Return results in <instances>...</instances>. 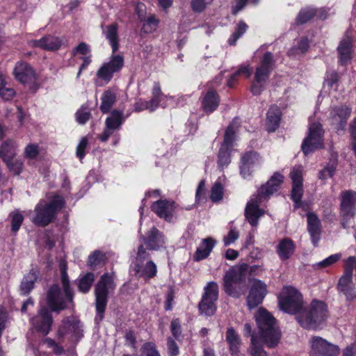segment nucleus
I'll return each instance as SVG.
<instances>
[{
  "instance_id": "obj_1",
  "label": "nucleus",
  "mask_w": 356,
  "mask_h": 356,
  "mask_svg": "<svg viewBox=\"0 0 356 356\" xmlns=\"http://www.w3.org/2000/svg\"><path fill=\"white\" fill-rule=\"evenodd\" d=\"M283 181L284 176L278 172H275L266 184L260 187L257 194L252 195L248 202L245 209V216L252 227H256L258 225L259 218L264 214V209L259 207V204L277 192Z\"/></svg>"
},
{
  "instance_id": "obj_2",
  "label": "nucleus",
  "mask_w": 356,
  "mask_h": 356,
  "mask_svg": "<svg viewBox=\"0 0 356 356\" xmlns=\"http://www.w3.org/2000/svg\"><path fill=\"white\" fill-rule=\"evenodd\" d=\"M118 29V24L113 23L106 26L104 31V34L111 46L113 54L109 60L104 63L97 70V76L106 83L112 79L115 73L121 71L124 64L123 56L115 54L119 49Z\"/></svg>"
},
{
  "instance_id": "obj_3",
  "label": "nucleus",
  "mask_w": 356,
  "mask_h": 356,
  "mask_svg": "<svg viewBox=\"0 0 356 356\" xmlns=\"http://www.w3.org/2000/svg\"><path fill=\"white\" fill-rule=\"evenodd\" d=\"M254 318L259 329V338L268 348L277 346L281 338V332L275 318L263 307L257 310Z\"/></svg>"
},
{
  "instance_id": "obj_4",
  "label": "nucleus",
  "mask_w": 356,
  "mask_h": 356,
  "mask_svg": "<svg viewBox=\"0 0 356 356\" xmlns=\"http://www.w3.org/2000/svg\"><path fill=\"white\" fill-rule=\"evenodd\" d=\"M328 317V309L325 302L313 300L298 314L297 321L304 329L316 330L321 327Z\"/></svg>"
},
{
  "instance_id": "obj_5",
  "label": "nucleus",
  "mask_w": 356,
  "mask_h": 356,
  "mask_svg": "<svg viewBox=\"0 0 356 356\" xmlns=\"http://www.w3.org/2000/svg\"><path fill=\"white\" fill-rule=\"evenodd\" d=\"M64 205L65 200L60 195L54 196L49 202L41 200L35 207V215L31 220L37 226L45 227L56 219Z\"/></svg>"
},
{
  "instance_id": "obj_6",
  "label": "nucleus",
  "mask_w": 356,
  "mask_h": 356,
  "mask_svg": "<svg viewBox=\"0 0 356 356\" xmlns=\"http://www.w3.org/2000/svg\"><path fill=\"white\" fill-rule=\"evenodd\" d=\"M113 273L103 274L97 282L95 288V321L97 323L102 321L104 317V312L108 303V295L115 289Z\"/></svg>"
},
{
  "instance_id": "obj_7",
  "label": "nucleus",
  "mask_w": 356,
  "mask_h": 356,
  "mask_svg": "<svg viewBox=\"0 0 356 356\" xmlns=\"http://www.w3.org/2000/svg\"><path fill=\"white\" fill-rule=\"evenodd\" d=\"M247 266L246 263L229 268L224 276V289L225 293L235 298H238L245 293V274L244 270Z\"/></svg>"
},
{
  "instance_id": "obj_8",
  "label": "nucleus",
  "mask_w": 356,
  "mask_h": 356,
  "mask_svg": "<svg viewBox=\"0 0 356 356\" xmlns=\"http://www.w3.org/2000/svg\"><path fill=\"white\" fill-rule=\"evenodd\" d=\"M275 60L271 52L264 54L260 65L256 68L254 79L251 85L250 90L254 95H259L264 90V86L273 70Z\"/></svg>"
},
{
  "instance_id": "obj_9",
  "label": "nucleus",
  "mask_w": 356,
  "mask_h": 356,
  "mask_svg": "<svg viewBox=\"0 0 356 356\" xmlns=\"http://www.w3.org/2000/svg\"><path fill=\"white\" fill-rule=\"evenodd\" d=\"M280 308L286 313L296 315L300 313L303 308L302 294L292 286H285L279 298Z\"/></svg>"
},
{
  "instance_id": "obj_10",
  "label": "nucleus",
  "mask_w": 356,
  "mask_h": 356,
  "mask_svg": "<svg viewBox=\"0 0 356 356\" xmlns=\"http://www.w3.org/2000/svg\"><path fill=\"white\" fill-rule=\"evenodd\" d=\"M340 200L339 216L341 227L348 229L356 213V192L351 190L342 191Z\"/></svg>"
},
{
  "instance_id": "obj_11",
  "label": "nucleus",
  "mask_w": 356,
  "mask_h": 356,
  "mask_svg": "<svg viewBox=\"0 0 356 356\" xmlns=\"http://www.w3.org/2000/svg\"><path fill=\"white\" fill-rule=\"evenodd\" d=\"M309 356H339L340 348L327 339L317 335H312L308 340Z\"/></svg>"
},
{
  "instance_id": "obj_12",
  "label": "nucleus",
  "mask_w": 356,
  "mask_h": 356,
  "mask_svg": "<svg viewBox=\"0 0 356 356\" xmlns=\"http://www.w3.org/2000/svg\"><path fill=\"white\" fill-rule=\"evenodd\" d=\"M218 298V286L215 282H209L204 287V293L198 308L201 314L210 316L216 311V302Z\"/></svg>"
},
{
  "instance_id": "obj_13",
  "label": "nucleus",
  "mask_w": 356,
  "mask_h": 356,
  "mask_svg": "<svg viewBox=\"0 0 356 356\" xmlns=\"http://www.w3.org/2000/svg\"><path fill=\"white\" fill-rule=\"evenodd\" d=\"M308 136L302 144V150L305 154L312 153L315 149L323 146L324 131L319 122H313L309 126Z\"/></svg>"
},
{
  "instance_id": "obj_14",
  "label": "nucleus",
  "mask_w": 356,
  "mask_h": 356,
  "mask_svg": "<svg viewBox=\"0 0 356 356\" xmlns=\"http://www.w3.org/2000/svg\"><path fill=\"white\" fill-rule=\"evenodd\" d=\"M73 302V298L69 300L66 293H62L58 284H53L47 293V304L49 308L55 312H60L68 308V304Z\"/></svg>"
},
{
  "instance_id": "obj_15",
  "label": "nucleus",
  "mask_w": 356,
  "mask_h": 356,
  "mask_svg": "<svg viewBox=\"0 0 356 356\" xmlns=\"http://www.w3.org/2000/svg\"><path fill=\"white\" fill-rule=\"evenodd\" d=\"M267 293V286L261 280L253 279L247 297V305L252 309L261 304Z\"/></svg>"
},
{
  "instance_id": "obj_16",
  "label": "nucleus",
  "mask_w": 356,
  "mask_h": 356,
  "mask_svg": "<svg viewBox=\"0 0 356 356\" xmlns=\"http://www.w3.org/2000/svg\"><path fill=\"white\" fill-rule=\"evenodd\" d=\"M33 326L44 335L49 333L53 323V317L48 308L41 306L38 314L31 319Z\"/></svg>"
},
{
  "instance_id": "obj_17",
  "label": "nucleus",
  "mask_w": 356,
  "mask_h": 356,
  "mask_svg": "<svg viewBox=\"0 0 356 356\" xmlns=\"http://www.w3.org/2000/svg\"><path fill=\"white\" fill-rule=\"evenodd\" d=\"M289 177L292 181L291 199L294 202L302 200L303 196V168L302 166H295L290 172Z\"/></svg>"
},
{
  "instance_id": "obj_18",
  "label": "nucleus",
  "mask_w": 356,
  "mask_h": 356,
  "mask_svg": "<svg viewBox=\"0 0 356 356\" xmlns=\"http://www.w3.org/2000/svg\"><path fill=\"white\" fill-rule=\"evenodd\" d=\"M236 124V119H234L227 127L218 156H229L231 154L235 153L234 142L236 140V133L238 130Z\"/></svg>"
},
{
  "instance_id": "obj_19",
  "label": "nucleus",
  "mask_w": 356,
  "mask_h": 356,
  "mask_svg": "<svg viewBox=\"0 0 356 356\" xmlns=\"http://www.w3.org/2000/svg\"><path fill=\"white\" fill-rule=\"evenodd\" d=\"M351 113V108L347 105L334 107L330 114V120L332 125L338 130L343 129Z\"/></svg>"
},
{
  "instance_id": "obj_20",
  "label": "nucleus",
  "mask_w": 356,
  "mask_h": 356,
  "mask_svg": "<svg viewBox=\"0 0 356 356\" xmlns=\"http://www.w3.org/2000/svg\"><path fill=\"white\" fill-rule=\"evenodd\" d=\"M29 44L32 47H39L46 51H56L62 45V40L57 36L47 35L40 40H31Z\"/></svg>"
},
{
  "instance_id": "obj_21",
  "label": "nucleus",
  "mask_w": 356,
  "mask_h": 356,
  "mask_svg": "<svg viewBox=\"0 0 356 356\" xmlns=\"http://www.w3.org/2000/svg\"><path fill=\"white\" fill-rule=\"evenodd\" d=\"M307 231L310 235L312 243L316 246L320 241L322 225L317 215L313 212L307 213Z\"/></svg>"
},
{
  "instance_id": "obj_22",
  "label": "nucleus",
  "mask_w": 356,
  "mask_h": 356,
  "mask_svg": "<svg viewBox=\"0 0 356 356\" xmlns=\"http://www.w3.org/2000/svg\"><path fill=\"white\" fill-rule=\"evenodd\" d=\"M353 42V32L351 28L346 30L341 40L337 50L339 54V63L346 65L350 60V48Z\"/></svg>"
},
{
  "instance_id": "obj_23",
  "label": "nucleus",
  "mask_w": 356,
  "mask_h": 356,
  "mask_svg": "<svg viewBox=\"0 0 356 356\" xmlns=\"http://www.w3.org/2000/svg\"><path fill=\"white\" fill-rule=\"evenodd\" d=\"M147 248L151 250H159L165 248V238L164 235L156 227H152L143 237Z\"/></svg>"
},
{
  "instance_id": "obj_24",
  "label": "nucleus",
  "mask_w": 356,
  "mask_h": 356,
  "mask_svg": "<svg viewBox=\"0 0 356 356\" xmlns=\"http://www.w3.org/2000/svg\"><path fill=\"white\" fill-rule=\"evenodd\" d=\"M355 257H349L346 260V266L343 275L339 278L337 284V290L340 292L353 286V269Z\"/></svg>"
},
{
  "instance_id": "obj_25",
  "label": "nucleus",
  "mask_w": 356,
  "mask_h": 356,
  "mask_svg": "<svg viewBox=\"0 0 356 356\" xmlns=\"http://www.w3.org/2000/svg\"><path fill=\"white\" fill-rule=\"evenodd\" d=\"M134 271L136 276L142 277L147 281L156 275L157 266L152 260L147 261L145 264L143 263H135Z\"/></svg>"
},
{
  "instance_id": "obj_26",
  "label": "nucleus",
  "mask_w": 356,
  "mask_h": 356,
  "mask_svg": "<svg viewBox=\"0 0 356 356\" xmlns=\"http://www.w3.org/2000/svg\"><path fill=\"white\" fill-rule=\"evenodd\" d=\"M220 97L214 90H208L202 97L201 107L207 114L213 113L218 107Z\"/></svg>"
},
{
  "instance_id": "obj_27",
  "label": "nucleus",
  "mask_w": 356,
  "mask_h": 356,
  "mask_svg": "<svg viewBox=\"0 0 356 356\" xmlns=\"http://www.w3.org/2000/svg\"><path fill=\"white\" fill-rule=\"evenodd\" d=\"M16 79L23 83L31 82L35 80V72L33 68L26 63H18L14 70Z\"/></svg>"
},
{
  "instance_id": "obj_28",
  "label": "nucleus",
  "mask_w": 356,
  "mask_h": 356,
  "mask_svg": "<svg viewBox=\"0 0 356 356\" xmlns=\"http://www.w3.org/2000/svg\"><path fill=\"white\" fill-rule=\"evenodd\" d=\"M225 338L232 356H243L240 351L241 340L233 327L227 328Z\"/></svg>"
},
{
  "instance_id": "obj_29",
  "label": "nucleus",
  "mask_w": 356,
  "mask_h": 356,
  "mask_svg": "<svg viewBox=\"0 0 356 356\" xmlns=\"http://www.w3.org/2000/svg\"><path fill=\"white\" fill-rule=\"evenodd\" d=\"M296 245L289 238L280 240L276 247V252L282 261L288 260L294 254Z\"/></svg>"
},
{
  "instance_id": "obj_30",
  "label": "nucleus",
  "mask_w": 356,
  "mask_h": 356,
  "mask_svg": "<svg viewBox=\"0 0 356 356\" xmlns=\"http://www.w3.org/2000/svg\"><path fill=\"white\" fill-rule=\"evenodd\" d=\"M266 129L268 132H274L280 125L282 112L279 106L273 105L267 112Z\"/></svg>"
},
{
  "instance_id": "obj_31",
  "label": "nucleus",
  "mask_w": 356,
  "mask_h": 356,
  "mask_svg": "<svg viewBox=\"0 0 356 356\" xmlns=\"http://www.w3.org/2000/svg\"><path fill=\"white\" fill-rule=\"evenodd\" d=\"M152 209L159 217L165 220L170 221L172 218V204L168 200H161L154 202Z\"/></svg>"
},
{
  "instance_id": "obj_32",
  "label": "nucleus",
  "mask_w": 356,
  "mask_h": 356,
  "mask_svg": "<svg viewBox=\"0 0 356 356\" xmlns=\"http://www.w3.org/2000/svg\"><path fill=\"white\" fill-rule=\"evenodd\" d=\"M38 274L39 271L38 270L31 268L29 273L24 277L19 286L21 295L26 296L33 290L38 278Z\"/></svg>"
},
{
  "instance_id": "obj_33",
  "label": "nucleus",
  "mask_w": 356,
  "mask_h": 356,
  "mask_svg": "<svg viewBox=\"0 0 356 356\" xmlns=\"http://www.w3.org/2000/svg\"><path fill=\"white\" fill-rule=\"evenodd\" d=\"M215 245L216 241L212 238L203 239L195 252L194 259L201 261L206 259L210 254Z\"/></svg>"
},
{
  "instance_id": "obj_34",
  "label": "nucleus",
  "mask_w": 356,
  "mask_h": 356,
  "mask_svg": "<svg viewBox=\"0 0 356 356\" xmlns=\"http://www.w3.org/2000/svg\"><path fill=\"white\" fill-rule=\"evenodd\" d=\"M138 15L140 21L143 22L142 33H152L157 29L160 21L154 15L151 14L147 18L140 13H138Z\"/></svg>"
},
{
  "instance_id": "obj_35",
  "label": "nucleus",
  "mask_w": 356,
  "mask_h": 356,
  "mask_svg": "<svg viewBox=\"0 0 356 356\" xmlns=\"http://www.w3.org/2000/svg\"><path fill=\"white\" fill-rule=\"evenodd\" d=\"M95 281V275L92 273H87L85 275H80L76 280L78 289L83 293H87Z\"/></svg>"
},
{
  "instance_id": "obj_36",
  "label": "nucleus",
  "mask_w": 356,
  "mask_h": 356,
  "mask_svg": "<svg viewBox=\"0 0 356 356\" xmlns=\"http://www.w3.org/2000/svg\"><path fill=\"white\" fill-rule=\"evenodd\" d=\"M101 100L102 103L99 108L103 113H107L115 102L116 95L113 91L108 90L102 94Z\"/></svg>"
},
{
  "instance_id": "obj_37",
  "label": "nucleus",
  "mask_w": 356,
  "mask_h": 356,
  "mask_svg": "<svg viewBox=\"0 0 356 356\" xmlns=\"http://www.w3.org/2000/svg\"><path fill=\"white\" fill-rule=\"evenodd\" d=\"M259 339L257 334L252 335L250 346L248 349V353L250 356H268L260 343Z\"/></svg>"
},
{
  "instance_id": "obj_38",
  "label": "nucleus",
  "mask_w": 356,
  "mask_h": 356,
  "mask_svg": "<svg viewBox=\"0 0 356 356\" xmlns=\"http://www.w3.org/2000/svg\"><path fill=\"white\" fill-rule=\"evenodd\" d=\"M122 115V111H113L111 115L106 119V127H109L115 131L118 130L123 122Z\"/></svg>"
},
{
  "instance_id": "obj_39",
  "label": "nucleus",
  "mask_w": 356,
  "mask_h": 356,
  "mask_svg": "<svg viewBox=\"0 0 356 356\" xmlns=\"http://www.w3.org/2000/svg\"><path fill=\"white\" fill-rule=\"evenodd\" d=\"M309 47V42L308 38L306 37L302 38L298 41L296 44L289 50L288 54L289 56L303 54L308 50Z\"/></svg>"
},
{
  "instance_id": "obj_40",
  "label": "nucleus",
  "mask_w": 356,
  "mask_h": 356,
  "mask_svg": "<svg viewBox=\"0 0 356 356\" xmlns=\"http://www.w3.org/2000/svg\"><path fill=\"white\" fill-rule=\"evenodd\" d=\"M248 24L243 20L240 21L236 26L234 33L228 40L230 45H235L236 41L247 31Z\"/></svg>"
},
{
  "instance_id": "obj_41",
  "label": "nucleus",
  "mask_w": 356,
  "mask_h": 356,
  "mask_svg": "<svg viewBox=\"0 0 356 356\" xmlns=\"http://www.w3.org/2000/svg\"><path fill=\"white\" fill-rule=\"evenodd\" d=\"M8 168L14 175H19L22 170L23 163L17 157H3Z\"/></svg>"
},
{
  "instance_id": "obj_42",
  "label": "nucleus",
  "mask_w": 356,
  "mask_h": 356,
  "mask_svg": "<svg viewBox=\"0 0 356 356\" xmlns=\"http://www.w3.org/2000/svg\"><path fill=\"white\" fill-rule=\"evenodd\" d=\"M316 15V10L313 8H306L301 9L296 18V24L301 25L310 21Z\"/></svg>"
},
{
  "instance_id": "obj_43",
  "label": "nucleus",
  "mask_w": 356,
  "mask_h": 356,
  "mask_svg": "<svg viewBox=\"0 0 356 356\" xmlns=\"http://www.w3.org/2000/svg\"><path fill=\"white\" fill-rule=\"evenodd\" d=\"M164 97H165V96L161 91L160 83L159 82H154L152 90L150 102L156 109L159 106L160 103Z\"/></svg>"
},
{
  "instance_id": "obj_44",
  "label": "nucleus",
  "mask_w": 356,
  "mask_h": 356,
  "mask_svg": "<svg viewBox=\"0 0 356 356\" xmlns=\"http://www.w3.org/2000/svg\"><path fill=\"white\" fill-rule=\"evenodd\" d=\"M233 222H231L229 223L230 227L229 230L226 236H225L222 238V241L225 246H229L231 244L234 243L239 238V232L237 228L233 226Z\"/></svg>"
},
{
  "instance_id": "obj_45",
  "label": "nucleus",
  "mask_w": 356,
  "mask_h": 356,
  "mask_svg": "<svg viewBox=\"0 0 356 356\" xmlns=\"http://www.w3.org/2000/svg\"><path fill=\"white\" fill-rule=\"evenodd\" d=\"M341 258V253H336L329 256L323 261L317 262L313 265L316 269L327 268L337 263Z\"/></svg>"
},
{
  "instance_id": "obj_46",
  "label": "nucleus",
  "mask_w": 356,
  "mask_h": 356,
  "mask_svg": "<svg viewBox=\"0 0 356 356\" xmlns=\"http://www.w3.org/2000/svg\"><path fill=\"white\" fill-rule=\"evenodd\" d=\"M17 145L11 140L5 141L0 147V156H15L17 154Z\"/></svg>"
},
{
  "instance_id": "obj_47",
  "label": "nucleus",
  "mask_w": 356,
  "mask_h": 356,
  "mask_svg": "<svg viewBox=\"0 0 356 356\" xmlns=\"http://www.w3.org/2000/svg\"><path fill=\"white\" fill-rule=\"evenodd\" d=\"M61 283L63 289V291L66 293L67 297L69 300H71L74 297V293L70 287V280L67 273L66 268L65 267L61 268Z\"/></svg>"
},
{
  "instance_id": "obj_48",
  "label": "nucleus",
  "mask_w": 356,
  "mask_h": 356,
  "mask_svg": "<svg viewBox=\"0 0 356 356\" xmlns=\"http://www.w3.org/2000/svg\"><path fill=\"white\" fill-rule=\"evenodd\" d=\"M337 160L334 157L322 170L319 172L318 178L321 179H325L327 177H332L336 170Z\"/></svg>"
},
{
  "instance_id": "obj_49",
  "label": "nucleus",
  "mask_w": 356,
  "mask_h": 356,
  "mask_svg": "<svg viewBox=\"0 0 356 356\" xmlns=\"http://www.w3.org/2000/svg\"><path fill=\"white\" fill-rule=\"evenodd\" d=\"M339 81V75L336 71L331 70L326 72L324 83L326 84L328 88L336 90L338 86Z\"/></svg>"
},
{
  "instance_id": "obj_50",
  "label": "nucleus",
  "mask_w": 356,
  "mask_h": 356,
  "mask_svg": "<svg viewBox=\"0 0 356 356\" xmlns=\"http://www.w3.org/2000/svg\"><path fill=\"white\" fill-rule=\"evenodd\" d=\"M241 74L245 75L248 78L250 76L251 72L248 65L241 66L238 70L230 76L227 81V86L230 88L234 87L238 76Z\"/></svg>"
},
{
  "instance_id": "obj_51",
  "label": "nucleus",
  "mask_w": 356,
  "mask_h": 356,
  "mask_svg": "<svg viewBox=\"0 0 356 356\" xmlns=\"http://www.w3.org/2000/svg\"><path fill=\"white\" fill-rule=\"evenodd\" d=\"M213 1V0H191V8L194 13H200L203 12Z\"/></svg>"
},
{
  "instance_id": "obj_52",
  "label": "nucleus",
  "mask_w": 356,
  "mask_h": 356,
  "mask_svg": "<svg viewBox=\"0 0 356 356\" xmlns=\"http://www.w3.org/2000/svg\"><path fill=\"white\" fill-rule=\"evenodd\" d=\"M76 120L80 124H86L90 119L91 113L88 107L82 106L75 113Z\"/></svg>"
},
{
  "instance_id": "obj_53",
  "label": "nucleus",
  "mask_w": 356,
  "mask_h": 356,
  "mask_svg": "<svg viewBox=\"0 0 356 356\" xmlns=\"http://www.w3.org/2000/svg\"><path fill=\"white\" fill-rule=\"evenodd\" d=\"M253 165L252 157H241V163L240 166L241 174L244 178L250 176V168Z\"/></svg>"
},
{
  "instance_id": "obj_54",
  "label": "nucleus",
  "mask_w": 356,
  "mask_h": 356,
  "mask_svg": "<svg viewBox=\"0 0 356 356\" xmlns=\"http://www.w3.org/2000/svg\"><path fill=\"white\" fill-rule=\"evenodd\" d=\"M223 196V187L220 182H216L211 188L210 198L213 202H219Z\"/></svg>"
},
{
  "instance_id": "obj_55",
  "label": "nucleus",
  "mask_w": 356,
  "mask_h": 356,
  "mask_svg": "<svg viewBox=\"0 0 356 356\" xmlns=\"http://www.w3.org/2000/svg\"><path fill=\"white\" fill-rule=\"evenodd\" d=\"M11 218V229L14 232H17L21 227L24 217L18 211L13 212L10 214Z\"/></svg>"
},
{
  "instance_id": "obj_56",
  "label": "nucleus",
  "mask_w": 356,
  "mask_h": 356,
  "mask_svg": "<svg viewBox=\"0 0 356 356\" xmlns=\"http://www.w3.org/2000/svg\"><path fill=\"white\" fill-rule=\"evenodd\" d=\"M141 351L145 356H161L156 350V345L152 342L145 343L142 346Z\"/></svg>"
},
{
  "instance_id": "obj_57",
  "label": "nucleus",
  "mask_w": 356,
  "mask_h": 356,
  "mask_svg": "<svg viewBox=\"0 0 356 356\" xmlns=\"http://www.w3.org/2000/svg\"><path fill=\"white\" fill-rule=\"evenodd\" d=\"M168 354L169 356H178L179 348L177 342L170 337L167 339Z\"/></svg>"
},
{
  "instance_id": "obj_58",
  "label": "nucleus",
  "mask_w": 356,
  "mask_h": 356,
  "mask_svg": "<svg viewBox=\"0 0 356 356\" xmlns=\"http://www.w3.org/2000/svg\"><path fill=\"white\" fill-rule=\"evenodd\" d=\"M170 331L172 336L179 339L181 336V321L179 318L172 319L170 323Z\"/></svg>"
},
{
  "instance_id": "obj_59",
  "label": "nucleus",
  "mask_w": 356,
  "mask_h": 356,
  "mask_svg": "<svg viewBox=\"0 0 356 356\" xmlns=\"http://www.w3.org/2000/svg\"><path fill=\"white\" fill-rule=\"evenodd\" d=\"M134 108L135 111H136L149 110V111L152 112L156 110L153 104L151 103L150 100L146 101L142 99L139 100L135 104Z\"/></svg>"
},
{
  "instance_id": "obj_60",
  "label": "nucleus",
  "mask_w": 356,
  "mask_h": 356,
  "mask_svg": "<svg viewBox=\"0 0 356 356\" xmlns=\"http://www.w3.org/2000/svg\"><path fill=\"white\" fill-rule=\"evenodd\" d=\"M104 257L102 252L96 250L89 256L88 264L90 266H97L100 264Z\"/></svg>"
},
{
  "instance_id": "obj_61",
  "label": "nucleus",
  "mask_w": 356,
  "mask_h": 356,
  "mask_svg": "<svg viewBox=\"0 0 356 356\" xmlns=\"http://www.w3.org/2000/svg\"><path fill=\"white\" fill-rule=\"evenodd\" d=\"M15 95V91L13 88L4 86L0 88V97L5 101L11 100Z\"/></svg>"
},
{
  "instance_id": "obj_62",
  "label": "nucleus",
  "mask_w": 356,
  "mask_h": 356,
  "mask_svg": "<svg viewBox=\"0 0 356 356\" xmlns=\"http://www.w3.org/2000/svg\"><path fill=\"white\" fill-rule=\"evenodd\" d=\"M90 49L88 44L86 42H80L78 46L74 47L72 49V54L76 55L77 54H81L84 56H88V54H90Z\"/></svg>"
},
{
  "instance_id": "obj_63",
  "label": "nucleus",
  "mask_w": 356,
  "mask_h": 356,
  "mask_svg": "<svg viewBox=\"0 0 356 356\" xmlns=\"http://www.w3.org/2000/svg\"><path fill=\"white\" fill-rule=\"evenodd\" d=\"M264 266L263 265H252V266H249L248 264H247V266L244 270V273L245 274V275L248 273L250 275H259L261 273H262L263 271H264Z\"/></svg>"
},
{
  "instance_id": "obj_64",
  "label": "nucleus",
  "mask_w": 356,
  "mask_h": 356,
  "mask_svg": "<svg viewBox=\"0 0 356 356\" xmlns=\"http://www.w3.org/2000/svg\"><path fill=\"white\" fill-rule=\"evenodd\" d=\"M149 254L147 252L143 245H140L138 248L137 256L135 263H143L144 260L149 258Z\"/></svg>"
}]
</instances>
